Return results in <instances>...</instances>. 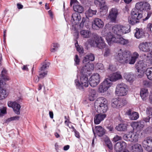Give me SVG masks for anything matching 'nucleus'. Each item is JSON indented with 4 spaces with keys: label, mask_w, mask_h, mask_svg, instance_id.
Masks as SVG:
<instances>
[{
    "label": "nucleus",
    "mask_w": 152,
    "mask_h": 152,
    "mask_svg": "<svg viewBox=\"0 0 152 152\" xmlns=\"http://www.w3.org/2000/svg\"><path fill=\"white\" fill-rule=\"evenodd\" d=\"M139 56L136 52H134L132 55L130 51L126 50H122L120 49L115 55V58L116 61L122 64H133Z\"/></svg>",
    "instance_id": "f257e3e1"
},
{
    "label": "nucleus",
    "mask_w": 152,
    "mask_h": 152,
    "mask_svg": "<svg viewBox=\"0 0 152 152\" xmlns=\"http://www.w3.org/2000/svg\"><path fill=\"white\" fill-rule=\"evenodd\" d=\"M89 45L91 46L96 47L100 49L105 48L103 51L104 57H107L111 54L110 50L108 47H105L106 44L102 37L95 36L88 40L85 42V45L87 46Z\"/></svg>",
    "instance_id": "f03ea898"
},
{
    "label": "nucleus",
    "mask_w": 152,
    "mask_h": 152,
    "mask_svg": "<svg viewBox=\"0 0 152 152\" xmlns=\"http://www.w3.org/2000/svg\"><path fill=\"white\" fill-rule=\"evenodd\" d=\"M2 80H0V100L3 99L6 97L9 94L8 91L3 88L5 84V82L9 80V77L7 75V71L4 69H3L1 72Z\"/></svg>",
    "instance_id": "7ed1b4c3"
},
{
    "label": "nucleus",
    "mask_w": 152,
    "mask_h": 152,
    "mask_svg": "<svg viewBox=\"0 0 152 152\" xmlns=\"http://www.w3.org/2000/svg\"><path fill=\"white\" fill-rule=\"evenodd\" d=\"M94 107L98 112L105 113L108 108L107 101L104 97H99L95 102Z\"/></svg>",
    "instance_id": "20e7f679"
},
{
    "label": "nucleus",
    "mask_w": 152,
    "mask_h": 152,
    "mask_svg": "<svg viewBox=\"0 0 152 152\" xmlns=\"http://www.w3.org/2000/svg\"><path fill=\"white\" fill-rule=\"evenodd\" d=\"M130 28L129 26H125L121 25H115L113 27L112 31L115 34L121 35L130 32Z\"/></svg>",
    "instance_id": "39448f33"
},
{
    "label": "nucleus",
    "mask_w": 152,
    "mask_h": 152,
    "mask_svg": "<svg viewBox=\"0 0 152 152\" xmlns=\"http://www.w3.org/2000/svg\"><path fill=\"white\" fill-rule=\"evenodd\" d=\"M75 83L77 88L80 89H83L84 87H87L88 86V81L87 75L82 74L80 76V81L77 79L75 80Z\"/></svg>",
    "instance_id": "423d86ee"
},
{
    "label": "nucleus",
    "mask_w": 152,
    "mask_h": 152,
    "mask_svg": "<svg viewBox=\"0 0 152 152\" xmlns=\"http://www.w3.org/2000/svg\"><path fill=\"white\" fill-rule=\"evenodd\" d=\"M128 90V86L126 84L122 83L117 85L115 93L118 96H124L127 94Z\"/></svg>",
    "instance_id": "0eeeda50"
},
{
    "label": "nucleus",
    "mask_w": 152,
    "mask_h": 152,
    "mask_svg": "<svg viewBox=\"0 0 152 152\" xmlns=\"http://www.w3.org/2000/svg\"><path fill=\"white\" fill-rule=\"evenodd\" d=\"M131 16L129 22L133 25L139 22L140 20L142 17V15L140 11L134 9L132 11Z\"/></svg>",
    "instance_id": "6e6552de"
},
{
    "label": "nucleus",
    "mask_w": 152,
    "mask_h": 152,
    "mask_svg": "<svg viewBox=\"0 0 152 152\" xmlns=\"http://www.w3.org/2000/svg\"><path fill=\"white\" fill-rule=\"evenodd\" d=\"M139 134L137 132H130L124 134L123 137L124 139L132 142H136L138 141Z\"/></svg>",
    "instance_id": "1a4fd4ad"
},
{
    "label": "nucleus",
    "mask_w": 152,
    "mask_h": 152,
    "mask_svg": "<svg viewBox=\"0 0 152 152\" xmlns=\"http://www.w3.org/2000/svg\"><path fill=\"white\" fill-rule=\"evenodd\" d=\"M127 103L126 100L122 99H113L111 101V106L113 108H117L122 107Z\"/></svg>",
    "instance_id": "9d476101"
},
{
    "label": "nucleus",
    "mask_w": 152,
    "mask_h": 152,
    "mask_svg": "<svg viewBox=\"0 0 152 152\" xmlns=\"http://www.w3.org/2000/svg\"><path fill=\"white\" fill-rule=\"evenodd\" d=\"M112 85L110 79H106L99 85L98 91L101 93H104Z\"/></svg>",
    "instance_id": "9b49d317"
},
{
    "label": "nucleus",
    "mask_w": 152,
    "mask_h": 152,
    "mask_svg": "<svg viewBox=\"0 0 152 152\" xmlns=\"http://www.w3.org/2000/svg\"><path fill=\"white\" fill-rule=\"evenodd\" d=\"M102 33L103 36L105 37L109 45H110L112 42H115L117 38L115 37L110 32L106 29L103 30Z\"/></svg>",
    "instance_id": "f8f14e48"
},
{
    "label": "nucleus",
    "mask_w": 152,
    "mask_h": 152,
    "mask_svg": "<svg viewBox=\"0 0 152 152\" xmlns=\"http://www.w3.org/2000/svg\"><path fill=\"white\" fill-rule=\"evenodd\" d=\"M100 80V76L99 74L97 73H94L89 78L90 85L92 87H95L99 83Z\"/></svg>",
    "instance_id": "ddd939ff"
},
{
    "label": "nucleus",
    "mask_w": 152,
    "mask_h": 152,
    "mask_svg": "<svg viewBox=\"0 0 152 152\" xmlns=\"http://www.w3.org/2000/svg\"><path fill=\"white\" fill-rule=\"evenodd\" d=\"M135 9L140 10L141 12L143 10L148 11L151 9L150 6L148 3L144 1H140L137 3L135 4Z\"/></svg>",
    "instance_id": "4468645a"
},
{
    "label": "nucleus",
    "mask_w": 152,
    "mask_h": 152,
    "mask_svg": "<svg viewBox=\"0 0 152 152\" xmlns=\"http://www.w3.org/2000/svg\"><path fill=\"white\" fill-rule=\"evenodd\" d=\"M119 14V10L116 8H112L109 12L108 18L112 22H115Z\"/></svg>",
    "instance_id": "2eb2a0df"
},
{
    "label": "nucleus",
    "mask_w": 152,
    "mask_h": 152,
    "mask_svg": "<svg viewBox=\"0 0 152 152\" xmlns=\"http://www.w3.org/2000/svg\"><path fill=\"white\" fill-rule=\"evenodd\" d=\"M142 144L145 150H151L152 149V138L147 137L142 141Z\"/></svg>",
    "instance_id": "dca6fc26"
},
{
    "label": "nucleus",
    "mask_w": 152,
    "mask_h": 152,
    "mask_svg": "<svg viewBox=\"0 0 152 152\" xmlns=\"http://www.w3.org/2000/svg\"><path fill=\"white\" fill-rule=\"evenodd\" d=\"M83 64L86 65L81 67L80 70V72L81 73L85 74L87 72H90L93 70L94 65L93 64H90L88 62Z\"/></svg>",
    "instance_id": "f3484780"
},
{
    "label": "nucleus",
    "mask_w": 152,
    "mask_h": 152,
    "mask_svg": "<svg viewBox=\"0 0 152 152\" xmlns=\"http://www.w3.org/2000/svg\"><path fill=\"white\" fill-rule=\"evenodd\" d=\"M152 48V44L147 42L141 43L139 46V48L140 50L145 52L150 51Z\"/></svg>",
    "instance_id": "a211bd4d"
},
{
    "label": "nucleus",
    "mask_w": 152,
    "mask_h": 152,
    "mask_svg": "<svg viewBox=\"0 0 152 152\" xmlns=\"http://www.w3.org/2000/svg\"><path fill=\"white\" fill-rule=\"evenodd\" d=\"M9 107H12L15 113L17 115L20 114V110L21 107L20 105L15 102L9 101L8 102Z\"/></svg>",
    "instance_id": "6ab92c4d"
},
{
    "label": "nucleus",
    "mask_w": 152,
    "mask_h": 152,
    "mask_svg": "<svg viewBox=\"0 0 152 152\" xmlns=\"http://www.w3.org/2000/svg\"><path fill=\"white\" fill-rule=\"evenodd\" d=\"M150 115H148V116L146 117H145L143 118V121H140L139 122H133L131 123V126L134 128V127H136L137 126L139 127V126L141 128H143L144 126V122L143 121H144L145 122H149L150 121V119L151 118V117H150Z\"/></svg>",
    "instance_id": "aec40b11"
},
{
    "label": "nucleus",
    "mask_w": 152,
    "mask_h": 152,
    "mask_svg": "<svg viewBox=\"0 0 152 152\" xmlns=\"http://www.w3.org/2000/svg\"><path fill=\"white\" fill-rule=\"evenodd\" d=\"M146 66V64L143 61H138L135 64V67L137 69V71L138 72L140 71H142V74L141 75H138V76L139 77H141L143 75V68H145Z\"/></svg>",
    "instance_id": "412c9836"
},
{
    "label": "nucleus",
    "mask_w": 152,
    "mask_h": 152,
    "mask_svg": "<svg viewBox=\"0 0 152 152\" xmlns=\"http://www.w3.org/2000/svg\"><path fill=\"white\" fill-rule=\"evenodd\" d=\"M126 144L124 141H121L117 142L115 146V149L117 152H120L123 149L126 148Z\"/></svg>",
    "instance_id": "4be33fe9"
},
{
    "label": "nucleus",
    "mask_w": 152,
    "mask_h": 152,
    "mask_svg": "<svg viewBox=\"0 0 152 152\" xmlns=\"http://www.w3.org/2000/svg\"><path fill=\"white\" fill-rule=\"evenodd\" d=\"M126 114L129 116V118L132 120H136L139 117V114L138 113L132 111L131 109L128 110L126 112Z\"/></svg>",
    "instance_id": "5701e85b"
},
{
    "label": "nucleus",
    "mask_w": 152,
    "mask_h": 152,
    "mask_svg": "<svg viewBox=\"0 0 152 152\" xmlns=\"http://www.w3.org/2000/svg\"><path fill=\"white\" fill-rule=\"evenodd\" d=\"M81 19V17L80 14L77 12L73 13L72 16L71 21L73 24H78Z\"/></svg>",
    "instance_id": "b1692460"
},
{
    "label": "nucleus",
    "mask_w": 152,
    "mask_h": 152,
    "mask_svg": "<svg viewBox=\"0 0 152 152\" xmlns=\"http://www.w3.org/2000/svg\"><path fill=\"white\" fill-rule=\"evenodd\" d=\"M110 81L115 82L122 78V76L119 72L114 73L109 77Z\"/></svg>",
    "instance_id": "393cba45"
},
{
    "label": "nucleus",
    "mask_w": 152,
    "mask_h": 152,
    "mask_svg": "<svg viewBox=\"0 0 152 152\" xmlns=\"http://www.w3.org/2000/svg\"><path fill=\"white\" fill-rule=\"evenodd\" d=\"M106 115L101 113L96 114L94 118V122L95 124H99L106 117Z\"/></svg>",
    "instance_id": "a878e982"
},
{
    "label": "nucleus",
    "mask_w": 152,
    "mask_h": 152,
    "mask_svg": "<svg viewBox=\"0 0 152 152\" xmlns=\"http://www.w3.org/2000/svg\"><path fill=\"white\" fill-rule=\"evenodd\" d=\"M94 26L98 28H102L104 26V23L101 19L95 18L94 19L92 23V27H93Z\"/></svg>",
    "instance_id": "bb28decb"
},
{
    "label": "nucleus",
    "mask_w": 152,
    "mask_h": 152,
    "mask_svg": "<svg viewBox=\"0 0 152 152\" xmlns=\"http://www.w3.org/2000/svg\"><path fill=\"white\" fill-rule=\"evenodd\" d=\"M94 59V55L91 53H89L84 57L83 60V63H86V62L89 63V61H93Z\"/></svg>",
    "instance_id": "cd10ccee"
},
{
    "label": "nucleus",
    "mask_w": 152,
    "mask_h": 152,
    "mask_svg": "<svg viewBox=\"0 0 152 152\" xmlns=\"http://www.w3.org/2000/svg\"><path fill=\"white\" fill-rule=\"evenodd\" d=\"M96 132L99 137L102 136L105 133L104 129L100 126H98L95 127Z\"/></svg>",
    "instance_id": "c85d7f7f"
},
{
    "label": "nucleus",
    "mask_w": 152,
    "mask_h": 152,
    "mask_svg": "<svg viewBox=\"0 0 152 152\" xmlns=\"http://www.w3.org/2000/svg\"><path fill=\"white\" fill-rule=\"evenodd\" d=\"M135 32V37L137 39L143 37L144 36V33L142 29L136 28Z\"/></svg>",
    "instance_id": "c756f323"
},
{
    "label": "nucleus",
    "mask_w": 152,
    "mask_h": 152,
    "mask_svg": "<svg viewBox=\"0 0 152 152\" xmlns=\"http://www.w3.org/2000/svg\"><path fill=\"white\" fill-rule=\"evenodd\" d=\"M132 152H142L143 149L141 145L136 143L132 146Z\"/></svg>",
    "instance_id": "7c9ffc66"
},
{
    "label": "nucleus",
    "mask_w": 152,
    "mask_h": 152,
    "mask_svg": "<svg viewBox=\"0 0 152 152\" xmlns=\"http://www.w3.org/2000/svg\"><path fill=\"white\" fill-rule=\"evenodd\" d=\"M123 77L128 81L132 82L134 80V76L130 73H125L124 74Z\"/></svg>",
    "instance_id": "2f4dec72"
},
{
    "label": "nucleus",
    "mask_w": 152,
    "mask_h": 152,
    "mask_svg": "<svg viewBox=\"0 0 152 152\" xmlns=\"http://www.w3.org/2000/svg\"><path fill=\"white\" fill-rule=\"evenodd\" d=\"M80 34L83 37L88 38L90 37L91 32L89 30H82L80 31Z\"/></svg>",
    "instance_id": "473e14b6"
},
{
    "label": "nucleus",
    "mask_w": 152,
    "mask_h": 152,
    "mask_svg": "<svg viewBox=\"0 0 152 152\" xmlns=\"http://www.w3.org/2000/svg\"><path fill=\"white\" fill-rule=\"evenodd\" d=\"M115 42L119 43L123 45H126L129 43V40L124 39L122 37H117Z\"/></svg>",
    "instance_id": "72a5a7b5"
},
{
    "label": "nucleus",
    "mask_w": 152,
    "mask_h": 152,
    "mask_svg": "<svg viewBox=\"0 0 152 152\" xmlns=\"http://www.w3.org/2000/svg\"><path fill=\"white\" fill-rule=\"evenodd\" d=\"M73 9L75 12L80 13H82L83 11V8L78 3L76 4H74L73 6Z\"/></svg>",
    "instance_id": "f704fd0d"
},
{
    "label": "nucleus",
    "mask_w": 152,
    "mask_h": 152,
    "mask_svg": "<svg viewBox=\"0 0 152 152\" xmlns=\"http://www.w3.org/2000/svg\"><path fill=\"white\" fill-rule=\"evenodd\" d=\"M148 93L146 89L142 88L141 89L140 94L143 100H145L146 97L148 96Z\"/></svg>",
    "instance_id": "c9c22d12"
},
{
    "label": "nucleus",
    "mask_w": 152,
    "mask_h": 152,
    "mask_svg": "<svg viewBox=\"0 0 152 152\" xmlns=\"http://www.w3.org/2000/svg\"><path fill=\"white\" fill-rule=\"evenodd\" d=\"M145 73L148 79L152 81V67L147 69L145 71Z\"/></svg>",
    "instance_id": "e433bc0d"
},
{
    "label": "nucleus",
    "mask_w": 152,
    "mask_h": 152,
    "mask_svg": "<svg viewBox=\"0 0 152 152\" xmlns=\"http://www.w3.org/2000/svg\"><path fill=\"white\" fill-rule=\"evenodd\" d=\"M115 129L118 131H125L126 130V126L124 124H121L117 126L116 127Z\"/></svg>",
    "instance_id": "4c0bfd02"
},
{
    "label": "nucleus",
    "mask_w": 152,
    "mask_h": 152,
    "mask_svg": "<svg viewBox=\"0 0 152 152\" xmlns=\"http://www.w3.org/2000/svg\"><path fill=\"white\" fill-rule=\"evenodd\" d=\"M49 63L48 62H45L42 63V66L39 68V71H47L46 70L49 66Z\"/></svg>",
    "instance_id": "58836bf2"
},
{
    "label": "nucleus",
    "mask_w": 152,
    "mask_h": 152,
    "mask_svg": "<svg viewBox=\"0 0 152 152\" xmlns=\"http://www.w3.org/2000/svg\"><path fill=\"white\" fill-rule=\"evenodd\" d=\"M97 11L96 10H92L91 9H89L86 12V14L87 16L91 17L94 15L96 14Z\"/></svg>",
    "instance_id": "ea45409f"
},
{
    "label": "nucleus",
    "mask_w": 152,
    "mask_h": 152,
    "mask_svg": "<svg viewBox=\"0 0 152 152\" xmlns=\"http://www.w3.org/2000/svg\"><path fill=\"white\" fill-rule=\"evenodd\" d=\"M144 58L147 61H149L152 64V51L146 55H144Z\"/></svg>",
    "instance_id": "a19ab883"
},
{
    "label": "nucleus",
    "mask_w": 152,
    "mask_h": 152,
    "mask_svg": "<svg viewBox=\"0 0 152 152\" xmlns=\"http://www.w3.org/2000/svg\"><path fill=\"white\" fill-rule=\"evenodd\" d=\"M59 47L58 45L56 43H53L51 46V51L52 52H54L56 51Z\"/></svg>",
    "instance_id": "79ce46f5"
},
{
    "label": "nucleus",
    "mask_w": 152,
    "mask_h": 152,
    "mask_svg": "<svg viewBox=\"0 0 152 152\" xmlns=\"http://www.w3.org/2000/svg\"><path fill=\"white\" fill-rule=\"evenodd\" d=\"M94 4L96 6H101L102 4H105L104 0H95Z\"/></svg>",
    "instance_id": "37998d69"
},
{
    "label": "nucleus",
    "mask_w": 152,
    "mask_h": 152,
    "mask_svg": "<svg viewBox=\"0 0 152 152\" xmlns=\"http://www.w3.org/2000/svg\"><path fill=\"white\" fill-rule=\"evenodd\" d=\"M146 113V114L148 115H151V123L152 125V108L150 107L147 108Z\"/></svg>",
    "instance_id": "c03bdc74"
},
{
    "label": "nucleus",
    "mask_w": 152,
    "mask_h": 152,
    "mask_svg": "<svg viewBox=\"0 0 152 152\" xmlns=\"http://www.w3.org/2000/svg\"><path fill=\"white\" fill-rule=\"evenodd\" d=\"M7 113L6 108L5 107H3L2 108H0V117L3 116L4 114Z\"/></svg>",
    "instance_id": "a18cd8bd"
},
{
    "label": "nucleus",
    "mask_w": 152,
    "mask_h": 152,
    "mask_svg": "<svg viewBox=\"0 0 152 152\" xmlns=\"http://www.w3.org/2000/svg\"><path fill=\"white\" fill-rule=\"evenodd\" d=\"M97 7L100 8V12L103 11H105L106 12L107 10V7L104 4H101V6Z\"/></svg>",
    "instance_id": "49530a36"
},
{
    "label": "nucleus",
    "mask_w": 152,
    "mask_h": 152,
    "mask_svg": "<svg viewBox=\"0 0 152 152\" xmlns=\"http://www.w3.org/2000/svg\"><path fill=\"white\" fill-rule=\"evenodd\" d=\"M47 71H39V77L40 78H43L46 76L47 74Z\"/></svg>",
    "instance_id": "de8ad7c7"
},
{
    "label": "nucleus",
    "mask_w": 152,
    "mask_h": 152,
    "mask_svg": "<svg viewBox=\"0 0 152 152\" xmlns=\"http://www.w3.org/2000/svg\"><path fill=\"white\" fill-rule=\"evenodd\" d=\"M19 117L18 116H16L14 117H11L8 118L7 120V122H9L13 120H18L19 118Z\"/></svg>",
    "instance_id": "09e8293b"
},
{
    "label": "nucleus",
    "mask_w": 152,
    "mask_h": 152,
    "mask_svg": "<svg viewBox=\"0 0 152 152\" xmlns=\"http://www.w3.org/2000/svg\"><path fill=\"white\" fill-rule=\"evenodd\" d=\"M74 61L75 62V65H78L79 64L80 61V59L77 55H75V58H74Z\"/></svg>",
    "instance_id": "8fccbe9b"
},
{
    "label": "nucleus",
    "mask_w": 152,
    "mask_h": 152,
    "mask_svg": "<svg viewBox=\"0 0 152 152\" xmlns=\"http://www.w3.org/2000/svg\"><path fill=\"white\" fill-rule=\"evenodd\" d=\"M96 66L97 68L99 70H104V67L103 64L101 63H98L97 64Z\"/></svg>",
    "instance_id": "3c124183"
},
{
    "label": "nucleus",
    "mask_w": 152,
    "mask_h": 152,
    "mask_svg": "<svg viewBox=\"0 0 152 152\" xmlns=\"http://www.w3.org/2000/svg\"><path fill=\"white\" fill-rule=\"evenodd\" d=\"M108 69L111 71H114L116 70V68L114 65L110 64L109 65Z\"/></svg>",
    "instance_id": "603ef678"
},
{
    "label": "nucleus",
    "mask_w": 152,
    "mask_h": 152,
    "mask_svg": "<svg viewBox=\"0 0 152 152\" xmlns=\"http://www.w3.org/2000/svg\"><path fill=\"white\" fill-rule=\"evenodd\" d=\"M121 137L116 135L113 139V141L115 142H116L118 140H121Z\"/></svg>",
    "instance_id": "864d4df0"
},
{
    "label": "nucleus",
    "mask_w": 152,
    "mask_h": 152,
    "mask_svg": "<svg viewBox=\"0 0 152 152\" xmlns=\"http://www.w3.org/2000/svg\"><path fill=\"white\" fill-rule=\"evenodd\" d=\"M77 50L79 53H82L83 52V50L82 47L79 46L77 47Z\"/></svg>",
    "instance_id": "5fc2aeb1"
},
{
    "label": "nucleus",
    "mask_w": 152,
    "mask_h": 152,
    "mask_svg": "<svg viewBox=\"0 0 152 152\" xmlns=\"http://www.w3.org/2000/svg\"><path fill=\"white\" fill-rule=\"evenodd\" d=\"M96 94H89V99L90 101H93L95 99Z\"/></svg>",
    "instance_id": "6e6d98bb"
},
{
    "label": "nucleus",
    "mask_w": 152,
    "mask_h": 152,
    "mask_svg": "<svg viewBox=\"0 0 152 152\" xmlns=\"http://www.w3.org/2000/svg\"><path fill=\"white\" fill-rule=\"evenodd\" d=\"M88 91L90 93L89 94H96V91L94 89H93L92 88H90L89 89Z\"/></svg>",
    "instance_id": "4d7b16f0"
},
{
    "label": "nucleus",
    "mask_w": 152,
    "mask_h": 152,
    "mask_svg": "<svg viewBox=\"0 0 152 152\" xmlns=\"http://www.w3.org/2000/svg\"><path fill=\"white\" fill-rule=\"evenodd\" d=\"M152 27V24L151 23H148L147 26V29L148 31H151V28Z\"/></svg>",
    "instance_id": "13d9d810"
},
{
    "label": "nucleus",
    "mask_w": 152,
    "mask_h": 152,
    "mask_svg": "<svg viewBox=\"0 0 152 152\" xmlns=\"http://www.w3.org/2000/svg\"><path fill=\"white\" fill-rule=\"evenodd\" d=\"M78 3V2L77 0H70V5L71 6L72 4H76Z\"/></svg>",
    "instance_id": "bf43d9fd"
},
{
    "label": "nucleus",
    "mask_w": 152,
    "mask_h": 152,
    "mask_svg": "<svg viewBox=\"0 0 152 152\" xmlns=\"http://www.w3.org/2000/svg\"><path fill=\"white\" fill-rule=\"evenodd\" d=\"M151 15V14L150 13H148L147 17L143 19V20L144 21H145L148 19L150 17Z\"/></svg>",
    "instance_id": "052dcab7"
},
{
    "label": "nucleus",
    "mask_w": 152,
    "mask_h": 152,
    "mask_svg": "<svg viewBox=\"0 0 152 152\" xmlns=\"http://www.w3.org/2000/svg\"><path fill=\"white\" fill-rule=\"evenodd\" d=\"M17 6L18 9H22L23 7V6L20 3H18L17 4Z\"/></svg>",
    "instance_id": "680f3d73"
},
{
    "label": "nucleus",
    "mask_w": 152,
    "mask_h": 152,
    "mask_svg": "<svg viewBox=\"0 0 152 152\" xmlns=\"http://www.w3.org/2000/svg\"><path fill=\"white\" fill-rule=\"evenodd\" d=\"M107 129L109 130L110 131L112 132L114 130V128L112 126H108L107 127Z\"/></svg>",
    "instance_id": "e2e57ef3"
},
{
    "label": "nucleus",
    "mask_w": 152,
    "mask_h": 152,
    "mask_svg": "<svg viewBox=\"0 0 152 152\" xmlns=\"http://www.w3.org/2000/svg\"><path fill=\"white\" fill-rule=\"evenodd\" d=\"M105 142L107 145L110 144V143L111 142L110 140L108 138H107V140L105 141Z\"/></svg>",
    "instance_id": "0e129e2a"
},
{
    "label": "nucleus",
    "mask_w": 152,
    "mask_h": 152,
    "mask_svg": "<svg viewBox=\"0 0 152 152\" xmlns=\"http://www.w3.org/2000/svg\"><path fill=\"white\" fill-rule=\"evenodd\" d=\"M85 21V20L84 19H82V21L80 23V26L82 28L84 25V23Z\"/></svg>",
    "instance_id": "69168bd1"
},
{
    "label": "nucleus",
    "mask_w": 152,
    "mask_h": 152,
    "mask_svg": "<svg viewBox=\"0 0 152 152\" xmlns=\"http://www.w3.org/2000/svg\"><path fill=\"white\" fill-rule=\"evenodd\" d=\"M69 146L68 145H67L65 146L64 147V151H67L69 149Z\"/></svg>",
    "instance_id": "338daca9"
},
{
    "label": "nucleus",
    "mask_w": 152,
    "mask_h": 152,
    "mask_svg": "<svg viewBox=\"0 0 152 152\" xmlns=\"http://www.w3.org/2000/svg\"><path fill=\"white\" fill-rule=\"evenodd\" d=\"M22 69L23 70L27 71L28 70V68L27 65H24L22 68Z\"/></svg>",
    "instance_id": "774afa93"
}]
</instances>
